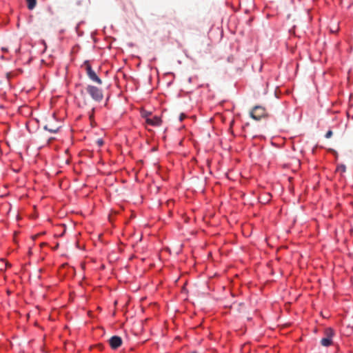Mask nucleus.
<instances>
[{
	"label": "nucleus",
	"mask_w": 353,
	"mask_h": 353,
	"mask_svg": "<svg viewBox=\"0 0 353 353\" xmlns=\"http://www.w3.org/2000/svg\"><path fill=\"white\" fill-rule=\"evenodd\" d=\"M85 90L87 93L89 94L92 99L95 101L100 102L102 101L103 94L101 89L96 86L88 85L86 87Z\"/></svg>",
	"instance_id": "nucleus-1"
},
{
	"label": "nucleus",
	"mask_w": 353,
	"mask_h": 353,
	"mask_svg": "<svg viewBox=\"0 0 353 353\" xmlns=\"http://www.w3.org/2000/svg\"><path fill=\"white\" fill-rule=\"evenodd\" d=\"M250 117L254 120L259 121L267 115L266 110L264 107L256 105L250 112Z\"/></svg>",
	"instance_id": "nucleus-2"
},
{
	"label": "nucleus",
	"mask_w": 353,
	"mask_h": 353,
	"mask_svg": "<svg viewBox=\"0 0 353 353\" xmlns=\"http://www.w3.org/2000/svg\"><path fill=\"white\" fill-rule=\"evenodd\" d=\"M85 64L86 73L90 79L99 85H101L102 80L97 75L95 72L92 69L91 65L87 62H85Z\"/></svg>",
	"instance_id": "nucleus-3"
},
{
	"label": "nucleus",
	"mask_w": 353,
	"mask_h": 353,
	"mask_svg": "<svg viewBox=\"0 0 353 353\" xmlns=\"http://www.w3.org/2000/svg\"><path fill=\"white\" fill-rule=\"evenodd\" d=\"M325 337L323 338L321 340V344L323 346L328 347L332 343V337L334 335V331L331 328H327L325 330Z\"/></svg>",
	"instance_id": "nucleus-4"
},
{
	"label": "nucleus",
	"mask_w": 353,
	"mask_h": 353,
	"mask_svg": "<svg viewBox=\"0 0 353 353\" xmlns=\"http://www.w3.org/2000/svg\"><path fill=\"white\" fill-rule=\"evenodd\" d=\"M109 344L112 349L117 350L122 345V339L120 336H113L109 339Z\"/></svg>",
	"instance_id": "nucleus-5"
},
{
	"label": "nucleus",
	"mask_w": 353,
	"mask_h": 353,
	"mask_svg": "<svg viewBox=\"0 0 353 353\" xmlns=\"http://www.w3.org/2000/svg\"><path fill=\"white\" fill-rule=\"evenodd\" d=\"M146 123L152 126H158L161 123V120L158 117H153L152 118H147Z\"/></svg>",
	"instance_id": "nucleus-6"
},
{
	"label": "nucleus",
	"mask_w": 353,
	"mask_h": 353,
	"mask_svg": "<svg viewBox=\"0 0 353 353\" xmlns=\"http://www.w3.org/2000/svg\"><path fill=\"white\" fill-rule=\"evenodd\" d=\"M59 128H60L59 126L54 125H52L50 123H47L44 126V129L46 130H48V131H49L50 132H52V133H57L59 131Z\"/></svg>",
	"instance_id": "nucleus-7"
},
{
	"label": "nucleus",
	"mask_w": 353,
	"mask_h": 353,
	"mask_svg": "<svg viewBox=\"0 0 353 353\" xmlns=\"http://www.w3.org/2000/svg\"><path fill=\"white\" fill-rule=\"evenodd\" d=\"M26 1L29 10H32L35 8L37 4V0H26Z\"/></svg>",
	"instance_id": "nucleus-8"
},
{
	"label": "nucleus",
	"mask_w": 353,
	"mask_h": 353,
	"mask_svg": "<svg viewBox=\"0 0 353 353\" xmlns=\"http://www.w3.org/2000/svg\"><path fill=\"white\" fill-rule=\"evenodd\" d=\"M336 170L341 172H345L346 170V167L345 165H340L337 167Z\"/></svg>",
	"instance_id": "nucleus-9"
},
{
	"label": "nucleus",
	"mask_w": 353,
	"mask_h": 353,
	"mask_svg": "<svg viewBox=\"0 0 353 353\" xmlns=\"http://www.w3.org/2000/svg\"><path fill=\"white\" fill-rule=\"evenodd\" d=\"M96 143L97 144V145L99 147H101V146H102L103 145L104 141H103L102 139H99L97 140Z\"/></svg>",
	"instance_id": "nucleus-10"
},
{
	"label": "nucleus",
	"mask_w": 353,
	"mask_h": 353,
	"mask_svg": "<svg viewBox=\"0 0 353 353\" xmlns=\"http://www.w3.org/2000/svg\"><path fill=\"white\" fill-rule=\"evenodd\" d=\"M332 134L333 133H332V130H328L327 132V133L325 134V138L329 139L332 136Z\"/></svg>",
	"instance_id": "nucleus-11"
},
{
	"label": "nucleus",
	"mask_w": 353,
	"mask_h": 353,
	"mask_svg": "<svg viewBox=\"0 0 353 353\" xmlns=\"http://www.w3.org/2000/svg\"><path fill=\"white\" fill-rule=\"evenodd\" d=\"M185 117V115L184 114H181L180 117H179V120L181 121H182Z\"/></svg>",
	"instance_id": "nucleus-12"
}]
</instances>
